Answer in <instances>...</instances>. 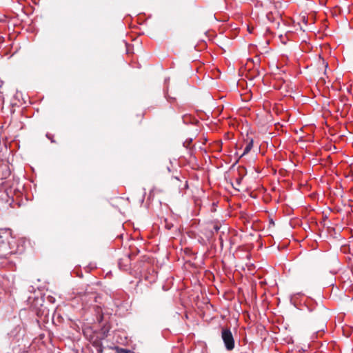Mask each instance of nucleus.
Returning <instances> with one entry per match:
<instances>
[{
	"instance_id": "nucleus-4",
	"label": "nucleus",
	"mask_w": 353,
	"mask_h": 353,
	"mask_svg": "<svg viewBox=\"0 0 353 353\" xmlns=\"http://www.w3.org/2000/svg\"><path fill=\"white\" fill-rule=\"evenodd\" d=\"M219 229H220V228H219L218 225H214V230L216 232H218Z\"/></svg>"
},
{
	"instance_id": "nucleus-3",
	"label": "nucleus",
	"mask_w": 353,
	"mask_h": 353,
	"mask_svg": "<svg viewBox=\"0 0 353 353\" xmlns=\"http://www.w3.org/2000/svg\"><path fill=\"white\" fill-rule=\"evenodd\" d=\"M252 146H253V141L252 139V140H250V141L247 144V145L244 148L243 152L241 154V156H243V155L248 154L251 150Z\"/></svg>"
},
{
	"instance_id": "nucleus-2",
	"label": "nucleus",
	"mask_w": 353,
	"mask_h": 353,
	"mask_svg": "<svg viewBox=\"0 0 353 353\" xmlns=\"http://www.w3.org/2000/svg\"><path fill=\"white\" fill-rule=\"evenodd\" d=\"M221 339L224 343L225 349L232 351L235 346L234 339L229 328H223L221 331Z\"/></svg>"
},
{
	"instance_id": "nucleus-1",
	"label": "nucleus",
	"mask_w": 353,
	"mask_h": 353,
	"mask_svg": "<svg viewBox=\"0 0 353 353\" xmlns=\"http://www.w3.org/2000/svg\"><path fill=\"white\" fill-rule=\"evenodd\" d=\"M14 239L9 230H0V258H5L12 254Z\"/></svg>"
},
{
	"instance_id": "nucleus-5",
	"label": "nucleus",
	"mask_w": 353,
	"mask_h": 353,
	"mask_svg": "<svg viewBox=\"0 0 353 353\" xmlns=\"http://www.w3.org/2000/svg\"><path fill=\"white\" fill-rule=\"evenodd\" d=\"M122 350L123 352H126V353H127V352H128V351H127V350Z\"/></svg>"
}]
</instances>
